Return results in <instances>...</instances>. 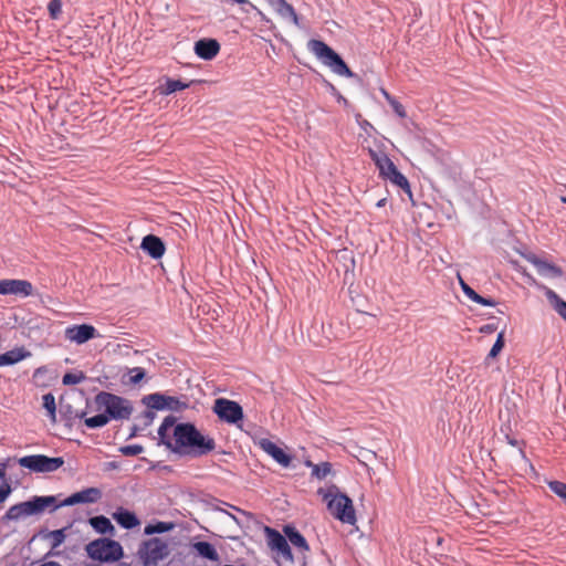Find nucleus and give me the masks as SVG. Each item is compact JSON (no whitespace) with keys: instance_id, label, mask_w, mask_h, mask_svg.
<instances>
[{"instance_id":"27","label":"nucleus","mask_w":566,"mask_h":566,"mask_svg":"<svg viewBox=\"0 0 566 566\" xmlns=\"http://www.w3.org/2000/svg\"><path fill=\"white\" fill-rule=\"evenodd\" d=\"M197 82L198 81H196V80H192L190 82H184L181 80H174L170 77H166L165 85L160 86V94L161 95H170L178 91L186 90Z\"/></svg>"},{"instance_id":"36","label":"nucleus","mask_w":566,"mask_h":566,"mask_svg":"<svg viewBox=\"0 0 566 566\" xmlns=\"http://www.w3.org/2000/svg\"><path fill=\"white\" fill-rule=\"evenodd\" d=\"M144 451L142 444H127L119 448V452L125 457H135Z\"/></svg>"},{"instance_id":"16","label":"nucleus","mask_w":566,"mask_h":566,"mask_svg":"<svg viewBox=\"0 0 566 566\" xmlns=\"http://www.w3.org/2000/svg\"><path fill=\"white\" fill-rule=\"evenodd\" d=\"M33 292L31 282L27 280L6 279L0 281V295L30 296Z\"/></svg>"},{"instance_id":"31","label":"nucleus","mask_w":566,"mask_h":566,"mask_svg":"<svg viewBox=\"0 0 566 566\" xmlns=\"http://www.w3.org/2000/svg\"><path fill=\"white\" fill-rule=\"evenodd\" d=\"M305 464L312 468V476L318 480H324L332 471V464L329 462L314 464L311 461H306Z\"/></svg>"},{"instance_id":"50","label":"nucleus","mask_w":566,"mask_h":566,"mask_svg":"<svg viewBox=\"0 0 566 566\" xmlns=\"http://www.w3.org/2000/svg\"><path fill=\"white\" fill-rule=\"evenodd\" d=\"M46 416L49 417L52 423L56 422V410L48 411Z\"/></svg>"},{"instance_id":"58","label":"nucleus","mask_w":566,"mask_h":566,"mask_svg":"<svg viewBox=\"0 0 566 566\" xmlns=\"http://www.w3.org/2000/svg\"><path fill=\"white\" fill-rule=\"evenodd\" d=\"M231 516H232V518H233L237 523H239V521L237 520V516H233V515H231Z\"/></svg>"},{"instance_id":"15","label":"nucleus","mask_w":566,"mask_h":566,"mask_svg":"<svg viewBox=\"0 0 566 566\" xmlns=\"http://www.w3.org/2000/svg\"><path fill=\"white\" fill-rule=\"evenodd\" d=\"M522 256L530 262L543 277L558 279L564 275L562 268L548 262L547 260L541 259L533 252L524 253Z\"/></svg>"},{"instance_id":"12","label":"nucleus","mask_w":566,"mask_h":566,"mask_svg":"<svg viewBox=\"0 0 566 566\" xmlns=\"http://www.w3.org/2000/svg\"><path fill=\"white\" fill-rule=\"evenodd\" d=\"M168 546L160 538L154 537L143 543L139 549L144 566L156 565L168 556Z\"/></svg>"},{"instance_id":"28","label":"nucleus","mask_w":566,"mask_h":566,"mask_svg":"<svg viewBox=\"0 0 566 566\" xmlns=\"http://www.w3.org/2000/svg\"><path fill=\"white\" fill-rule=\"evenodd\" d=\"M545 296L551 302L554 310L566 321V301L548 287H545Z\"/></svg>"},{"instance_id":"33","label":"nucleus","mask_w":566,"mask_h":566,"mask_svg":"<svg viewBox=\"0 0 566 566\" xmlns=\"http://www.w3.org/2000/svg\"><path fill=\"white\" fill-rule=\"evenodd\" d=\"M548 489L566 503V483L557 480L547 482Z\"/></svg>"},{"instance_id":"34","label":"nucleus","mask_w":566,"mask_h":566,"mask_svg":"<svg viewBox=\"0 0 566 566\" xmlns=\"http://www.w3.org/2000/svg\"><path fill=\"white\" fill-rule=\"evenodd\" d=\"M504 345H505L504 332L502 331L497 334L496 339L488 354V358H495L501 353Z\"/></svg>"},{"instance_id":"19","label":"nucleus","mask_w":566,"mask_h":566,"mask_svg":"<svg viewBox=\"0 0 566 566\" xmlns=\"http://www.w3.org/2000/svg\"><path fill=\"white\" fill-rule=\"evenodd\" d=\"M193 51L198 57L210 61L219 53L220 43L216 39L203 38L195 43Z\"/></svg>"},{"instance_id":"20","label":"nucleus","mask_w":566,"mask_h":566,"mask_svg":"<svg viewBox=\"0 0 566 566\" xmlns=\"http://www.w3.org/2000/svg\"><path fill=\"white\" fill-rule=\"evenodd\" d=\"M31 352L28 350L24 346L14 347L6 353L0 354V367L4 366H13L29 357H31Z\"/></svg>"},{"instance_id":"10","label":"nucleus","mask_w":566,"mask_h":566,"mask_svg":"<svg viewBox=\"0 0 566 566\" xmlns=\"http://www.w3.org/2000/svg\"><path fill=\"white\" fill-rule=\"evenodd\" d=\"M142 403L147 408L155 409L157 411H181L188 408L187 401H182L178 397L168 396L164 392H153L146 395L142 398Z\"/></svg>"},{"instance_id":"39","label":"nucleus","mask_w":566,"mask_h":566,"mask_svg":"<svg viewBox=\"0 0 566 566\" xmlns=\"http://www.w3.org/2000/svg\"><path fill=\"white\" fill-rule=\"evenodd\" d=\"M460 285L464 295L475 303L479 297V293L475 292L469 284H467L462 279H460Z\"/></svg>"},{"instance_id":"46","label":"nucleus","mask_w":566,"mask_h":566,"mask_svg":"<svg viewBox=\"0 0 566 566\" xmlns=\"http://www.w3.org/2000/svg\"><path fill=\"white\" fill-rule=\"evenodd\" d=\"M476 304H480L482 306H495L496 305V301L491 298V297H484L482 295L479 294V297L476 298L475 301Z\"/></svg>"},{"instance_id":"21","label":"nucleus","mask_w":566,"mask_h":566,"mask_svg":"<svg viewBox=\"0 0 566 566\" xmlns=\"http://www.w3.org/2000/svg\"><path fill=\"white\" fill-rule=\"evenodd\" d=\"M268 4L283 19H290L295 25H300L298 15L292 4L286 0H265Z\"/></svg>"},{"instance_id":"17","label":"nucleus","mask_w":566,"mask_h":566,"mask_svg":"<svg viewBox=\"0 0 566 566\" xmlns=\"http://www.w3.org/2000/svg\"><path fill=\"white\" fill-rule=\"evenodd\" d=\"M260 448L266 452L275 462L283 468H289L292 462V455L286 453L281 447L269 439L260 441Z\"/></svg>"},{"instance_id":"1","label":"nucleus","mask_w":566,"mask_h":566,"mask_svg":"<svg viewBox=\"0 0 566 566\" xmlns=\"http://www.w3.org/2000/svg\"><path fill=\"white\" fill-rule=\"evenodd\" d=\"M157 433L158 444L179 457L201 458L217 447L216 440L203 434L195 423L177 422L172 415L164 418Z\"/></svg>"},{"instance_id":"40","label":"nucleus","mask_w":566,"mask_h":566,"mask_svg":"<svg viewBox=\"0 0 566 566\" xmlns=\"http://www.w3.org/2000/svg\"><path fill=\"white\" fill-rule=\"evenodd\" d=\"M326 87L331 95H333L338 103H343L344 105L348 104V101L340 94V92L328 81H325Z\"/></svg>"},{"instance_id":"26","label":"nucleus","mask_w":566,"mask_h":566,"mask_svg":"<svg viewBox=\"0 0 566 566\" xmlns=\"http://www.w3.org/2000/svg\"><path fill=\"white\" fill-rule=\"evenodd\" d=\"M88 524L101 535H113L115 528L111 520L105 515H96L88 518Z\"/></svg>"},{"instance_id":"52","label":"nucleus","mask_w":566,"mask_h":566,"mask_svg":"<svg viewBox=\"0 0 566 566\" xmlns=\"http://www.w3.org/2000/svg\"><path fill=\"white\" fill-rule=\"evenodd\" d=\"M386 203H387V198H381V199H379V200L376 202V207H377V208H382V207H385V206H386Z\"/></svg>"},{"instance_id":"57","label":"nucleus","mask_w":566,"mask_h":566,"mask_svg":"<svg viewBox=\"0 0 566 566\" xmlns=\"http://www.w3.org/2000/svg\"><path fill=\"white\" fill-rule=\"evenodd\" d=\"M562 202L566 203V197L560 198Z\"/></svg>"},{"instance_id":"45","label":"nucleus","mask_w":566,"mask_h":566,"mask_svg":"<svg viewBox=\"0 0 566 566\" xmlns=\"http://www.w3.org/2000/svg\"><path fill=\"white\" fill-rule=\"evenodd\" d=\"M11 459L8 458L4 462L0 463V480L2 483H10V479L7 476V467Z\"/></svg>"},{"instance_id":"42","label":"nucleus","mask_w":566,"mask_h":566,"mask_svg":"<svg viewBox=\"0 0 566 566\" xmlns=\"http://www.w3.org/2000/svg\"><path fill=\"white\" fill-rule=\"evenodd\" d=\"M154 410H155V409H149V408H147V409L143 412L142 417H143V419H144V428H147V427H149V426L153 423V421H154V419H155V417H156V413H155V411H154Z\"/></svg>"},{"instance_id":"49","label":"nucleus","mask_w":566,"mask_h":566,"mask_svg":"<svg viewBox=\"0 0 566 566\" xmlns=\"http://www.w3.org/2000/svg\"><path fill=\"white\" fill-rule=\"evenodd\" d=\"M495 329H496V326H495V325H493V324H488V325H485V326H483V327L481 328V332L492 333V332H494Z\"/></svg>"},{"instance_id":"51","label":"nucleus","mask_w":566,"mask_h":566,"mask_svg":"<svg viewBox=\"0 0 566 566\" xmlns=\"http://www.w3.org/2000/svg\"><path fill=\"white\" fill-rule=\"evenodd\" d=\"M381 94L382 96L385 97V99L389 103L390 101H392L395 97L389 94L385 88H381Z\"/></svg>"},{"instance_id":"60","label":"nucleus","mask_w":566,"mask_h":566,"mask_svg":"<svg viewBox=\"0 0 566 566\" xmlns=\"http://www.w3.org/2000/svg\"><path fill=\"white\" fill-rule=\"evenodd\" d=\"M223 566H244V565H223Z\"/></svg>"},{"instance_id":"22","label":"nucleus","mask_w":566,"mask_h":566,"mask_svg":"<svg viewBox=\"0 0 566 566\" xmlns=\"http://www.w3.org/2000/svg\"><path fill=\"white\" fill-rule=\"evenodd\" d=\"M113 518L124 530H133L140 524L138 516L134 512L124 507H118L114 512Z\"/></svg>"},{"instance_id":"35","label":"nucleus","mask_w":566,"mask_h":566,"mask_svg":"<svg viewBox=\"0 0 566 566\" xmlns=\"http://www.w3.org/2000/svg\"><path fill=\"white\" fill-rule=\"evenodd\" d=\"M129 384L137 385L146 377V370L143 367L130 368L129 371Z\"/></svg>"},{"instance_id":"30","label":"nucleus","mask_w":566,"mask_h":566,"mask_svg":"<svg viewBox=\"0 0 566 566\" xmlns=\"http://www.w3.org/2000/svg\"><path fill=\"white\" fill-rule=\"evenodd\" d=\"M174 528V524L170 522L157 521L156 523H149L145 526L144 533L146 535L164 534Z\"/></svg>"},{"instance_id":"56","label":"nucleus","mask_w":566,"mask_h":566,"mask_svg":"<svg viewBox=\"0 0 566 566\" xmlns=\"http://www.w3.org/2000/svg\"><path fill=\"white\" fill-rule=\"evenodd\" d=\"M360 125H361V127H364V126H366V125H368V126H369L370 124H369L367 120H364V123H363V124H360Z\"/></svg>"},{"instance_id":"43","label":"nucleus","mask_w":566,"mask_h":566,"mask_svg":"<svg viewBox=\"0 0 566 566\" xmlns=\"http://www.w3.org/2000/svg\"><path fill=\"white\" fill-rule=\"evenodd\" d=\"M12 493V488L10 483H1L0 484V504L3 503Z\"/></svg>"},{"instance_id":"9","label":"nucleus","mask_w":566,"mask_h":566,"mask_svg":"<svg viewBox=\"0 0 566 566\" xmlns=\"http://www.w3.org/2000/svg\"><path fill=\"white\" fill-rule=\"evenodd\" d=\"M212 409L221 421L229 424L240 427V422H242L244 418L242 406L239 402L227 398L216 399Z\"/></svg>"},{"instance_id":"24","label":"nucleus","mask_w":566,"mask_h":566,"mask_svg":"<svg viewBox=\"0 0 566 566\" xmlns=\"http://www.w3.org/2000/svg\"><path fill=\"white\" fill-rule=\"evenodd\" d=\"M283 531L287 541H290L293 546L303 552L310 551L306 538L296 527L293 525H285Z\"/></svg>"},{"instance_id":"3","label":"nucleus","mask_w":566,"mask_h":566,"mask_svg":"<svg viewBox=\"0 0 566 566\" xmlns=\"http://www.w3.org/2000/svg\"><path fill=\"white\" fill-rule=\"evenodd\" d=\"M308 50L318 61L336 75L344 77H356L357 75L348 67L344 59L333 48L322 40L312 39L307 43Z\"/></svg>"},{"instance_id":"37","label":"nucleus","mask_w":566,"mask_h":566,"mask_svg":"<svg viewBox=\"0 0 566 566\" xmlns=\"http://www.w3.org/2000/svg\"><path fill=\"white\" fill-rule=\"evenodd\" d=\"M48 11L50 18L56 20L62 11V0H51L48 4Z\"/></svg>"},{"instance_id":"59","label":"nucleus","mask_w":566,"mask_h":566,"mask_svg":"<svg viewBox=\"0 0 566 566\" xmlns=\"http://www.w3.org/2000/svg\"><path fill=\"white\" fill-rule=\"evenodd\" d=\"M242 513H243L244 515H247V513H245V512H242ZM248 516H249V517H252V514H250V513H249V514H248Z\"/></svg>"},{"instance_id":"54","label":"nucleus","mask_w":566,"mask_h":566,"mask_svg":"<svg viewBox=\"0 0 566 566\" xmlns=\"http://www.w3.org/2000/svg\"><path fill=\"white\" fill-rule=\"evenodd\" d=\"M107 468H108V469H117V468H118V464H117V462L112 461V462H108V463H107Z\"/></svg>"},{"instance_id":"13","label":"nucleus","mask_w":566,"mask_h":566,"mask_svg":"<svg viewBox=\"0 0 566 566\" xmlns=\"http://www.w3.org/2000/svg\"><path fill=\"white\" fill-rule=\"evenodd\" d=\"M269 547L281 555L285 560L293 562L292 549L285 535L270 526L264 527Z\"/></svg>"},{"instance_id":"8","label":"nucleus","mask_w":566,"mask_h":566,"mask_svg":"<svg viewBox=\"0 0 566 566\" xmlns=\"http://www.w3.org/2000/svg\"><path fill=\"white\" fill-rule=\"evenodd\" d=\"M19 465L31 472L46 473L59 470L64 464L62 457H48L45 454H31L18 459Z\"/></svg>"},{"instance_id":"48","label":"nucleus","mask_w":566,"mask_h":566,"mask_svg":"<svg viewBox=\"0 0 566 566\" xmlns=\"http://www.w3.org/2000/svg\"><path fill=\"white\" fill-rule=\"evenodd\" d=\"M505 440L512 447H518V448L521 447V442L517 439H515L509 434L505 436Z\"/></svg>"},{"instance_id":"25","label":"nucleus","mask_w":566,"mask_h":566,"mask_svg":"<svg viewBox=\"0 0 566 566\" xmlns=\"http://www.w3.org/2000/svg\"><path fill=\"white\" fill-rule=\"evenodd\" d=\"M193 551L198 556L210 562H217L219 554L213 544L207 541H199L192 545Z\"/></svg>"},{"instance_id":"14","label":"nucleus","mask_w":566,"mask_h":566,"mask_svg":"<svg viewBox=\"0 0 566 566\" xmlns=\"http://www.w3.org/2000/svg\"><path fill=\"white\" fill-rule=\"evenodd\" d=\"M98 336V331L93 325L86 323L70 325L65 329V338L77 345L85 344Z\"/></svg>"},{"instance_id":"55","label":"nucleus","mask_w":566,"mask_h":566,"mask_svg":"<svg viewBox=\"0 0 566 566\" xmlns=\"http://www.w3.org/2000/svg\"><path fill=\"white\" fill-rule=\"evenodd\" d=\"M43 370H44V367H39V368L35 370L34 375H38V374L42 373Z\"/></svg>"},{"instance_id":"6","label":"nucleus","mask_w":566,"mask_h":566,"mask_svg":"<svg viewBox=\"0 0 566 566\" xmlns=\"http://www.w3.org/2000/svg\"><path fill=\"white\" fill-rule=\"evenodd\" d=\"M85 551L87 556L99 563H115L123 558V546L115 539L101 537L90 542Z\"/></svg>"},{"instance_id":"11","label":"nucleus","mask_w":566,"mask_h":566,"mask_svg":"<svg viewBox=\"0 0 566 566\" xmlns=\"http://www.w3.org/2000/svg\"><path fill=\"white\" fill-rule=\"evenodd\" d=\"M102 491L98 488L92 486L83 489L78 492L71 494L62 501H59L57 496L54 495V503L51 504V512H55L56 510L63 506H73L76 504H87V503H96L102 499Z\"/></svg>"},{"instance_id":"32","label":"nucleus","mask_w":566,"mask_h":566,"mask_svg":"<svg viewBox=\"0 0 566 566\" xmlns=\"http://www.w3.org/2000/svg\"><path fill=\"white\" fill-rule=\"evenodd\" d=\"M86 379V376L83 371L77 373H66L62 377V384L64 386H73L82 382Z\"/></svg>"},{"instance_id":"44","label":"nucleus","mask_w":566,"mask_h":566,"mask_svg":"<svg viewBox=\"0 0 566 566\" xmlns=\"http://www.w3.org/2000/svg\"><path fill=\"white\" fill-rule=\"evenodd\" d=\"M251 9L253 10V13H254V17L259 18V20L262 22V23H272L271 19L268 18L266 14H264L263 11H261L256 6H254L253 3L251 4Z\"/></svg>"},{"instance_id":"47","label":"nucleus","mask_w":566,"mask_h":566,"mask_svg":"<svg viewBox=\"0 0 566 566\" xmlns=\"http://www.w3.org/2000/svg\"><path fill=\"white\" fill-rule=\"evenodd\" d=\"M143 429H144V427H143V428H140V427H138L137 424H133V426L130 427V432H129V434H128L127 439H133V438H135V437L139 433V431H142Z\"/></svg>"},{"instance_id":"41","label":"nucleus","mask_w":566,"mask_h":566,"mask_svg":"<svg viewBox=\"0 0 566 566\" xmlns=\"http://www.w3.org/2000/svg\"><path fill=\"white\" fill-rule=\"evenodd\" d=\"M392 111L395 112V114L400 117V118H405L407 117V112L403 107V105L395 97L392 101H390L388 103Z\"/></svg>"},{"instance_id":"53","label":"nucleus","mask_w":566,"mask_h":566,"mask_svg":"<svg viewBox=\"0 0 566 566\" xmlns=\"http://www.w3.org/2000/svg\"><path fill=\"white\" fill-rule=\"evenodd\" d=\"M241 11L243 13H251V12H253V10L251 9V6H242L241 7Z\"/></svg>"},{"instance_id":"23","label":"nucleus","mask_w":566,"mask_h":566,"mask_svg":"<svg viewBox=\"0 0 566 566\" xmlns=\"http://www.w3.org/2000/svg\"><path fill=\"white\" fill-rule=\"evenodd\" d=\"M59 413L61 419L64 421L65 426L72 427L76 419H86L87 411L81 410L76 411L73 406L69 402L60 401Z\"/></svg>"},{"instance_id":"29","label":"nucleus","mask_w":566,"mask_h":566,"mask_svg":"<svg viewBox=\"0 0 566 566\" xmlns=\"http://www.w3.org/2000/svg\"><path fill=\"white\" fill-rule=\"evenodd\" d=\"M66 530H67V527H62V528L54 530V531L42 530L40 532V535H42L43 537L50 538L51 539V548L54 549L64 543V541L66 538Z\"/></svg>"},{"instance_id":"18","label":"nucleus","mask_w":566,"mask_h":566,"mask_svg":"<svg viewBox=\"0 0 566 566\" xmlns=\"http://www.w3.org/2000/svg\"><path fill=\"white\" fill-rule=\"evenodd\" d=\"M140 249L154 260L163 258L166 251L165 242L155 234H147L143 238Z\"/></svg>"},{"instance_id":"7","label":"nucleus","mask_w":566,"mask_h":566,"mask_svg":"<svg viewBox=\"0 0 566 566\" xmlns=\"http://www.w3.org/2000/svg\"><path fill=\"white\" fill-rule=\"evenodd\" d=\"M371 158L379 170V177L389 180L411 198L412 192L409 180L400 170H398L397 166L388 155L385 153L371 151Z\"/></svg>"},{"instance_id":"2","label":"nucleus","mask_w":566,"mask_h":566,"mask_svg":"<svg viewBox=\"0 0 566 566\" xmlns=\"http://www.w3.org/2000/svg\"><path fill=\"white\" fill-rule=\"evenodd\" d=\"M94 405L97 411H104L85 419L88 429L103 428L112 420L129 419L134 410L128 399L108 391H99L94 397Z\"/></svg>"},{"instance_id":"5","label":"nucleus","mask_w":566,"mask_h":566,"mask_svg":"<svg viewBox=\"0 0 566 566\" xmlns=\"http://www.w3.org/2000/svg\"><path fill=\"white\" fill-rule=\"evenodd\" d=\"M328 500L327 507L332 512L333 516L339 522L348 525H354L357 521L355 509L352 499L339 491L336 485L328 488L324 499Z\"/></svg>"},{"instance_id":"4","label":"nucleus","mask_w":566,"mask_h":566,"mask_svg":"<svg viewBox=\"0 0 566 566\" xmlns=\"http://www.w3.org/2000/svg\"><path fill=\"white\" fill-rule=\"evenodd\" d=\"M54 495H34L30 500L14 504L8 509L2 521H19L22 517L51 512Z\"/></svg>"},{"instance_id":"38","label":"nucleus","mask_w":566,"mask_h":566,"mask_svg":"<svg viewBox=\"0 0 566 566\" xmlns=\"http://www.w3.org/2000/svg\"><path fill=\"white\" fill-rule=\"evenodd\" d=\"M42 406L46 412L56 410V402L52 392L42 396Z\"/></svg>"}]
</instances>
